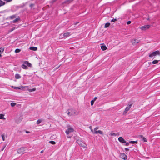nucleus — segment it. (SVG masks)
<instances>
[{"instance_id": "72a5a7b5", "label": "nucleus", "mask_w": 160, "mask_h": 160, "mask_svg": "<svg viewBox=\"0 0 160 160\" xmlns=\"http://www.w3.org/2000/svg\"><path fill=\"white\" fill-rule=\"evenodd\" d=\"M73 111V114H74V115L76 113V111L73 110V109H71L70 111L72 112V111Z\"/></svg>"}, {"instance_id": "4be33fe9", "label": "nucleus", "mask_w": 160, "mask_h": 160, "mask_svg": "<svg viewBox=\"0 0 160 160\" xmlns=\"http://www.w3.org/2000/svg\"><path fill=\"white\" fill-rule=\"evenodd\" d=\"M4 115L2 114H0V119H5V118L3 117Z\"/></svg>"}, {"instance_id": "c9c22d12", "label": "nucleus", "mask_w": 160, "mask_h": 160, "mask_svg": "<svg viewBox=\"0 0 160 160\" xmlns=\"http://www.w3.org/2000/svg\"><path fill=\"white\" fill-rule=\"evenodd\" d=\"M117 21V19H116V18L113 19L112 20H111V22H114L116 21Z\"/></svg>"}, {"instance_id": "20e7f679", "label": "nucleus", "mask_w": 160, "mask_h": 160, "mask_svg": "<svg viewBox=\"0 0 160 160\" xmlns=\"http://www.w3.org/2000/svg\"><path fill=\"white\" fill-rule=\"evenodd\" d=\"M150 26L149 25H146L140 27V29L142 30L145 31L149 28Z\"/></svg>"}, {"instance_id": "a18cd8bd", "label": "nucleus", "mask_w": 160, "mask_h": 160, "mask_svg": "<svg viewBox=\"0 0 160 160\" xmlns=\"http://www.w3.org/2000/svg\"><path fill=\"white\" fill-rule=\"evenodd\" d=\"M34 5V4H31L30 5V7H31V8L32 6H33Z\"/></svg>"}, {"instance_id": "a211bd4d", "label": "nucleus", "mask_w": 160, "mask_h": 160, "mask_svg": "<svg viewBox=\"0 0 160 160\" xmlns=\"http://www.w3.org/2000/svg\"><path fill=\"white\" fill-rule=\"evenodd\" d=\"M21 67L22 68L25 69H27L28 68V67L26 65L23 64L22 65Z\"/></svg>"}, {"instance_id": "aec40b11", "label": "nucleus", "mask_w": 160, "mask_h": 160, "mask_svg": "<svg viewBox=\"0 0 160 160\" xmlns=\"http://www.w3.org/2000/svg\"><path fill=\"white\" fill-rule=\"evenodd\" d=\"M70 33L69 32H66L63 34V36L64 37H67L69 36Z\"/></svg>"}, {"instance_id": "09e8293b", "label": "nucleus", "mask_w": 160, "mask_h": 160, "mask_svg": "<svg viewBox=\"0 0 160 160\" xmlns=\"http://www.w3.org/2000/svg\"><path fill=\"white\" fill-rule=\"evenodd\" d=\"M15 27H14V28H12L11 30V31H13L15 29Z\"/></svg>"}, {"instance_id": "412c9836", "label": "nucleus", "mask_w": 160, "mask_h": 160, "mask_svg": "<svg viewBox=\"0 0 160 160\" xmlns=\"http://www.w3.org/2000/svg\"><path fill=\"white\" fill-rule=\"evenodd\" d=\"M159 61H160V60H154V61H153L152 62V63L154 64H157Z\"/></svg>"}, {"instance_id": "a878e982", "label": "nucleus", "mask_w": 160, "mask_h": 160, "mask_svg": "<svg viewBox=\"0 0 160 160\" xmlns=\"http://www.w3.org/2000/svg\"><path fill=\"white\" fill-rule=\"evenodd\" d=\"M20 20V18H16L13 21V22L14 23H15L17 22L18 21Z\"/></svg>"}, {"instance_id": "bb28decb", "label": "nucleus", "mask_w": 160, "mask_h": 160, "mask_svg": "<svg viewBox=\"0 0 160 160\" xmlns=\"http://www.w3.org/2000/svg\"><path fill=\"white\" fill-rule=\"evenodd\" d=\"M98 133H99L100 134L102 135H103V132L102 131H101V130H100L97 131V134Z\"/></svg>"}, {"instance_id": "a19ab883", "label": "nucleus", "mask_w": 160, "mask_h": 160, "mask_svg": "<svg viewBox=\"0 0 160 160\" xmlns=\"http://www.w3.org/2000/svg\"><path fill=\"white\" fill-rule=\"evenodd\" d=\"M125 145L126 146H128L129 145V143H128V142H125Z\"/></svg>"}, {"instance_id": "c756f323", "label": "nucleus", "mask_w": 160, "mask_h": 160, "mask_svg": "<svg viewBox=\"0 0 160 160\" xmlns=\"http://www.w3.org/2000/svg\"><path fill=\"white\" fill-rule=\"evenodd\" d=\"M36 90V88H33V89H29L28 90V91L30 92H32V91H35Z\"/></svg>"}, {"instance_id": "ea45409f", "label": "nucleus", "mask_w": 160, "mask_h": 160, "mask_svg": "<svg viewBox=\"0 0 160 160\" xmlns=\"http://www.w3.org/2000/svg\"><path fill=\"white\" fill-rule=\"evenodd\" d=\"M129 143L132 144H134V141H131L129 142Z\"/></svg>"}, {"instance_id": "79ce46f5", "label": "nucleus", "mask_w": 160, "mask_h": 160, "mask_svg": "<svg viewBox=\"0 0 160 160\" xmlns=\"http://www.w3.org/2000/svg\"><path fill=\"white\" fill-rule=\"evenodd\" d=\"M57 0H52L51 1L52 3V4L54 2H55Z\"/></svg>"}, {"instance_id": "7ed1b4c3", "label": "nucleus", "mask_w": 160, "mask_h": 160, "mask_svg": "<svg viewBox=\"0 0 160 160\" xmlns=\"http://www.w3.org/2000/svg\"><path fill=\"white\" fill-rule=\"evenodd\" d=\"M26 148L24 147H21L18 149L17 152L19 154H23L24 153V151H25Z\"/></svg>"}, {"instance_id": "603ef678", "label": "nucleus", "mask_w": 160, "mask_h": 160, "mask_svg": "<svg viewBox=\"0 0 160 160\" xmlns=\"http://www.w3.org/2000/svg\"><path fill=\"white\" fill-rule=\"evenodd\" d=\"M26 132L27 133H28L30 132L29 131H26Z\"/></svg>"}, {"instance_id": "2f4dec72", "label": "nucleus", "mask_w": 160, "mask_h": 160, "mask_svg": "<svg viewBox=\"0 0 160 160\" xmlns=\"http://www.w3.org/2000/svg\"><path fill=\"white\" fill-rule=\"evenodd\" d=\"M16 103L14 102H11V105L12 107H13L16 105Z\"/></svg>"}, {"instance_id": "6e6552de", "label": "nucleus", "mask_w": 160, "mask_h": 160, "mask_svg": "<svg viewBox=\"0 0 160 160\" xmlns=\"http://www.w3.org/2000/svg\"><path fill=\"white\" fill-rule=\"evenodd\" d=\"M132 104H131L126 107L125 109V111L123 112V114H125L129 110L132 106Z\"/></svg>"}, {"instance_id": "5fc2aeb1", "label": "nucleus", "mask_w": 160, "mask_h": 160, "mask_svg": "<svg viewBox=\"0 0 160 160\" xmlns=\"http://www.w3.org/2000/svg\"><path fill=\"white\" fill-rule=\"evenodd\" d=\"M59 66H58V67H56L55 68L56 69H58V68H59Z\"/></svg>"}, {"instance_id": "393cba45", "label": "nucleus", "mask_w": 160, "mask_h": 160, "mask_svg": "<svg viewBox=\"0 0 160 160\" xmlns=\"http://www.w3.org/2000/svg\"><path fill=\"white\" fill-rule=\"evenodd\" d=\"M42 121V119H38L37 122V124L38 125Z\"/></svg>"}, {"instance_id": "0eeeda50", "label": "nucleus", "mask_w": 160, "mask_h": 160, "mask_svg": "<svg viewBox=\"0 0 160 160\" xmlns=\"http://www.w3.org/2000/svg\"><path fill=\"white\" fill-rule=\"evenodd\" d=\"M139 41L137 39H133L132 40V43L133 45H135L139 43Z\"/></svg>"}, {"instance_id": "13d9d810", "label": "nucleus", "mask_w": 160, "mask_h": 160, "mask_svg": "<svg viewBox=\"0 0 160 160\" xmlns=\"http://www.w3.org/2000/svg\"><path fill=\"white\" fill-rule=\"evenodd\" d=\"M71 112V113H73V111H72V112Z\"/></svg>"}, {"instance_id": "9d476101", "label": "nucleus", "mask_w": 160, "mask_h": 160, "mask_svg": "<svg viewBox=\"0 0 160 160\" xmlns=\"http://www.w3.org/2000/svg\"><path fill=\"white\" fill-rule=\"evenodd\" d=\"M12 88H13L16 89H21V90H23L24 88L22 86H21L20 87H17L12 86Z\"/></svg>"}, {"instance_id": "423d86ee", "label": "nucleus", "mask_w": 160, "mask_h": 160, "mask_svg": "<svg viewBox=\"0 0 160 160\" xmlns=\"http://www.w3.org/2000/svg\"><path fill=\"white\" fill-rule=\"evenodd\" d=\"M120 157L124 160H126L127 158V156L124 153L120 154Z\"/></svg>"}, {"instance_id": "473e14b6", "label": "nucleus", "mask_w": 160, "mask_h": 160, "mask_svg": "<svg viewBox=\"0 0 160 160\" xmlns=\"http://www.w3.org/2000/svg\"><path fill=\"white\" fill-rule=\"evenodd\" d=\"M67 136L68 138H70L72 136V135L69 134H67Z\"/></svg>"}, {"instance_id": "b1692460", "label": "nucleus", "mask_w": 160, "mask_h": 160, "mask_svg": "<svg viewBox=\"0 0 160 160\" xmlns=\"http://www.w3.org/2000/svg\"><path fill=\"white\" fill-rule=\"evenodd\" d=\"M4 50V48H0V53H2Z\"/></svg>"}, {"instance_id": "dca6fc26", "label": "nucleus", "mask_w": 160, "mask_h": 160, "mask_svg": "<svg viewBox=\"0 0 160 160\" xmlns=\"http://www.w3.org/2000/svg\"><path fill=\"white\" fill-rule=\"evenodd\" d=\"M5 4V2H3L2 0H0V7L4 5Z\"/></svg>"}, {"instance_id": "3c124183", "label": "nucleus", "mask_w": 160, "mask_h": 160, "mask_svg": "<svg viewBox=\"0 0 160 160\" xmlns=\"http://www.w3.org/2000/svg\"><path fill=\"white\" fill-rule=\"evenodd\" d=\"M78 23H79V22H76L74 24V25H76L77 24H78Z\"/></svg>"}, {"instance_id": "5701e85b", "label": "nucleus", "mask_w": 160, "mask_h": 160, "mask_svg": "<svg viewBox=\"0 0 160 160\" xmlns=\"http://www.w3.org/2000/svg\"><path fill=\"white\" fill-rule=\"evenodd\" d=\"M98 127H96L94 129V133L97 134V130L98 129Z\"/></svg>"}, {"instance_id": "58836bf2", "label": "nucleus", "mask_w": 160, "mask_h": 160, "mask_svg": "<svg viewBox=\"0 0 160 160\" xmlns=\"http://www.w3.org/2000/svg\"><path fill=\"white\" fill-rule=\"evenodd\" d=\"M94 100H92L91 102V105L92 106V105H93V104H94Z\"/></svg>"}, {"instance_id": "2eb2a0df", "label": "nucleus", "mask_w": 160, "mask_h": 160, "mask_svg": "<svg viewBox=\"0 0 160 160\" xmlns=\"http://www.w3.org/2000/svg\"><path fill=\"white\" fill-rule=\"evenodd\" d=\"M101 48L102 50L104 51L107 49V47L105 45H102L101 47Z\"/></svg>"}, {"instance_id": "f257e3e1", "label": "nucleus", "mask_w": 160, "mask_h": 160, "mask_svg": "<svg viewBox=\"0 0 160 160\" xmlns=\"http://www.w3.org/2000/svg\"><path fill=\"white\" fill-rule=\"evenodd\" d=\"M157 55H159L160 56V52L158 50H157L155 52L150 53L149 55V57L150 58H152Z\"/></svg>"}, {"instance_id": "de8ad7c7", "label": "nucleus", "mask_w": 160, "mask_h": 160, "mask_svg": "<svg viewBox=\"0 0 160 160\" xmlns=\"http://www.w3.org/2000/svg\"><path fill=\"white\" fill-rule=\"evenodd\" d=\"M125 149L126 151H128L129 150V149L127 148H125Z\"/></svg>"}, {"instance_id": "1a4fd4ad", "label": "nucleus", "mask_w": 160, "mask_h": 160, "mask_svg": "<svg viewBox=\"0 0 160 160\" xmlns=\"http://www.w3.org/2000/svg\"><path fill=\"white\" fill-rule=\"evenodd\" d=\"M118 141L122 143L126 142V141L122 137H120L118 138Z\"/></svg>"}, {"instance_id": "6ab92c4d", "label": "nucleus", "mask_w": 160, "mask_h": 160, "mask_svg": "<svg viewBox=\"0 0 160 160\" xmlns=\"http://www.w3.org/2000/svg\"><path fill=\"white\" fill-rule=\"evenodd\" d=\"M70 110V109H68V111H67V113L68 116H71L72 115H74V114H73L72 113H71V112L69 111H68L69 110Z\"/></svg>"}, {"instance_id": "7c9ffc66", "label": "nucleus", "mask_w": 160, "mask_h": 160, "mask_svg": "<svg viewBox=\"0 0 160 160\" xmlns=\"http://www.w3.org/2000/svg\"><path fill=\"white\" fill-rule=\"evenodd\" d=\"M49 142L51 143V144H52L53 145H54V144H56V142L54 141H50Z\"/></svg>"}, {"instance_id": "bf43d9fd", "label": "nucleus", "mask_w": 160, "mask_h": 160, "mask_svg": "<svg viewBox=\"0 0 160 160\" xmlns=\"http://www.w3.org/2000/svg\"><path fill=\"white\" fill-rule=\"evenodd\" d=\"M2 55L0 54V57H2Z\"/></svg>"}, {"instance_id": "4468645a", "label": "nucleus", "mask_w": 160, "mask_h": 160, "mask_svg": "<svg viewBox=\"0 0 160 160\" xmlns=\"http://www.w3.org/2000/svg\"><path fill=\"white\" fill-rule=\"evenodd\" d=\"M15 77L16 79H19L21 78V76L18 74H16L15 75Z\"/></svg>"}, {"instance_id": "49530a36", "label": "nucleus", "mask_w": 160, "mask_h": 160, "mask_svg": "<svg viewBox=\"0 0 160 160\" xmlns=\"http://www.w3.org/2000/svg\"><path fill=\"white\" fill-rule=\"evenodd\" d=\"M6 145H5V146H4L3 147V148H2V149H1V151H2L4 150V148H5V147H6Z\"/></svg>"}, {"instance_id": "c03bdc74", "label": "nucleus", "mask_w": 160, "mask_h": 160, "mask_svg": "<svg viewBox=\"0 0 160 160\" xmlns=\"http://www.w3.org/2000/svg\"><path fill=\"white\" fill-rule=\"evenodd\" d=\"M28 61H24V64H28Z\"/></svg>"}, {"instance_id": "cd10ccee", "label": "nucleus", "mask_w": 160, "mask_h": 160, "mask_svg": "<svg viewBox=\"0 0 160 160\" xmlns=\"http://www.w3.org/2000/svg\"><path fill=\"white\" fill-rule=\"evenodd\" d=\"M16 15H13L11 16H10V18L11 19H12L16 18Z\"/></svg>"}, {"instance_id": "4c0bfd02", "label": "nucleus", "mask_w": 160, "mask_h": 160, "mask_svg": "<svg viewBox=\"0 0 160 160\" xmlns=\"http://www.w3.org/2000/svg\"><path fill=\"white\" fill-rule=\"evenodd\" d=\"M27 66L29 67H31L32 66V64L30 63L29 62L27 64Z\"/></svg>"}, {"instance_id": "f3484780", "label": "nucleus", "mask_w": 160, "mask_h": 160, "mask_svg": "<svg viewBox=\"0 0 160 160\" xmlns=\"http://www.w3.org/2000/svg\"><path fill=\"white\" fill-rule=\"evenodd\" d=\"M110 25V23L109 22H107L105 24L104 28H105L108 27Z\"/></svg>"}, {"instance_id": "864d4df0", "label": "nucleus", "mask_w": 160, "mask_h": 160, "mask_svg": "<svg viewBox=\"0 0 160 160\" xmlns=\"http://www.w3.org/2000/svg\"><path fill=\"white\" fill-rule=\"evenodd\" d=\"M138 143V142L137 141H134V143Z\"/></svg>"}, {"instance_id": "f704fd0d", "label": "nucleus", "mask_w": 160, "mask_h": 160, "mask_svg": "<svg viewBox=\"0 0 160 160\" xmlns=\"http://www.w3.org/2000/svg\"><path fill=\"white\" fill-rule=\"evenodd\" d=\"M110 135L111 136H116V134L115 133H112V132H111V133H110Z\"/></svg>"}, {"instance_id": "f03ea898", "label": "nucleus", "mask_w": 160, "mask_h": 160, "mask_svg": "<svg viewBox=\"0 0 160 160\" xmlns=\"http://www.w3.org/2000/svg\"><path fill=\"white\" fill-rule=\"evenodd\" d=\"M77 143L80 145V146L84 147L85 148H87V145L86 144L84 143L83 142L80 140H78L77 141Z\"/></svg>"}, {"instance_id": "8fccbe9b", "label": "nucleus", "mask_w": 160, "mask_h": 160, "mask_svg": "<svg viewBox=\"0 0 160 160\" xmlns=\"http://www.w3.org/2000/svg\"><path fill=\"white\" fill-rule=\"evenodd\" d=\"M97 97H95L94 98L93 100H94V101H95L96 100V99H97Z\"/></svg>"}, {"instance_id": "c85d7f7f", "label": "nucleus", "mask_w": 160, "mask_h": 160, "mask_svg": "<svg viewBox=\"0 0 160 160\" xmlns=\"http://www.w3.org/2000/svg\"><path fill=\"white\" fill-rule=\"evenodd\" d=\"M21 51V50L19 49H16L15 51V53H19Z\"/></svg>"}, {"instance_id": "37998d69", "label": "nucleus", "mask_w": 160, "mask_h": 160, "mask_svg": "<svg viewBox=\"0 0 160 160\" xmlns=\"http://www.w3.org/2000/svg\"><path fill=\"white\" fill-rule=\"evenodd\" d=\"M131 23V21H128V22H127V24L128 25L129 24H130Z\"/></svg>"}, {"instance_id": "9b49d317", "label": "nucleus", "mask_w": 160, "mask_h": 160, "mask_svg": "<svg viewBox=\"0 0 160 160\" xmlns=\"http://www.w3.org/2000/svg\"><path fill=\"white\" fill-rule=\"evenodd\" d=\"M74 0H66L63 2V4H68L71 3Z\"/></svg>"}, {"instance_id": "e433bc0d", "label": "nucleus", "mask_w": 160, "mask_h": 160, "mask_svg": "<svg viewBox=\"0 0 160 160\" xmlns=\"http://www.w3.org/2000/svg\"><path fill=\"white\" fill-rule=\"evenodd\" d=\"M2 140L3 141H4L5 140V138L4 137V135L3 134L2 135Z\"/></svg>"}, {"instance_id": "39448f33", "label": "nucleus", "mask_w": 160, "mask_h": 160, "mask_svg": "<svg viewBox=\"0 0 160 160\" xmlns=\"http://www.w3.org/2000/svg\"><path fill=\"white\" fill-rule=\"evenodd\" d=\"M74 131L73 129L71 127L68 128V130H66L65 132L66 134H69L70 133L73 132Z\"/></svg>"}, {"instance_id": "6e6d98bb", "label": "nucleus", "mask_w": 160, "mask_h": 160, "mask_svg": "<svg viewBox=\"0 0 160 160\" xmlns=\"http://www.w3.org/2000/svg\"><path fill=\"white\" fill-rule=\"evenodd\" d=\"M43 152V150H42V151H41V153H42Z\"/></svg>"}, {"instance_id": "4d7b16f0", "label": "nucleus", "mask_w": 160, "mask_h": 160, "mask_svg": "<svg viewBox=\"0 0 160 160\" xmlns=\"http://www.w3.org/2000/svg\"><path fill=\"white\" fill-rule=\"evenodd\" d=\"M147 20H149V18H148L147 19Z\"/></svg>"}, {"instance_id": "f8f14e48", "label": "nucleus", "mask_w": 160, "mask_h": 160, "mask_svg": "<svg viewBox=\"0 0 160 160\" xmlns=\"http://www.w3.org/2000/svg\"><path fill=\"white\" fill-rule=\"evenodd\" d=\"M139 137H140V138H142V140L145 142H147V139L146 138L143 137V136L142 135H140L139 136Z\"/></svg>"}, {"instance_id": "ddd939ff", "label": "nucleus", "mask_w": 160, "mask_h": 160, "mask_svg": "<svg viewBox=\"0 0 160 160\" xmlns=\"http://www.w3.org/2000/svg\"><path fill=\"white\" fill-rule=\"evenodd\" d=\"M29 49L30 50H32L36 51L37 50L38 48L37 47H30V48Z\"/></svg>"}]
</instances>
